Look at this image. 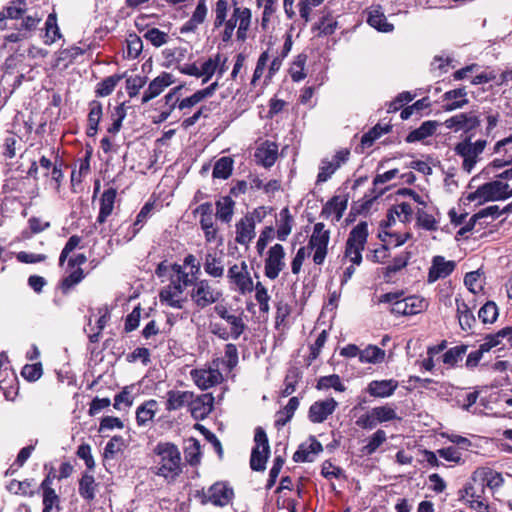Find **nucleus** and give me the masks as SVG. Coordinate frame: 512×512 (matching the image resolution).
<instances>
[{
  "label": "nucleus",
  "instance_id": "obj_46",
  "mask_svg": "<svg viewBox=\"0 0 512 512\" xmlns=\"http://www.w3.org/2000/svg\"><path fill=\"white\" fill-rule=\"evenodd\" d=\"M468 346L465 344L458 345L448 349L442 357V361L448 367H455L459 361H461L466 354Z\"/></svg>",
  "mask_w": 512,
  "mask_h": 512
},
{
  "label": "nucleus",
  "instance_id": "obj_64",
  "mask_svg": "<svg viewBox=\"0 0 512 512\" xmlns=\"http://www.w3.org/2000/svg\"><path fill=\"white\" fill-rule=\"evenodd\" d=\"M144 38L150 41L153 46L160 47L167 43L168 34L158 28H151L145 32Z\"/></svg>",
  "mask_w": 512,
  "mask_h": 512
},
{
  "label": "nucleus",
  "instance_id": "obj_43",
  "mask_svg": "<svg viewBox=\"0 0 512 512\" xmlns=\"http://www.w3.org/2000/svg\"><path fill=\"white\" fill-rule=\"evenodd\" d=\"M234 161L231 157H221L218 159L213 167L212 176L217 179H228L233 171Z\"/></svg>",
  "mask_w": 512,
  "mask_h": 512
},
{
  "label": "nucleus",
  "instance_id": "obj_11",
  "mask_svg": "<svg viewBox=\"0 0 512 512\" xmlns=\"http://www.w3.org/2000/svg\"><path fill=\"white\" fill-rule=\"evenodd\" d=\"M385 189H380L375 195L365 194L358 201L351 204L350 212L345 224H351L356 221L358 216L367 217L375 204V201L384 193Z\"/></svg>",
  "mask_w": 512,
  "mask_h": 512
},
{
  "label": "nucleus",
  "instance_id": "obj_56",
  "mask_svg": "<svg viewBox=\"0 0 512 512\" xmlns=\"http://www.w3.org/2000/svg\"><path fill=\"white\" fill-rule=\"evenodd\" d=\"M185 458L190 465H196L200 461V443L195 438L188 440V444L185 447Z\"/></svg>",
  "mask_w": 512,
  "mask_h": 512
},
{
  "label": "nucleus",
  "instance_id": "obj_12",
  "mask_svg": "<svg viewBox=\"0 0 512 512\" xmlns=\"http://www.w3.org/2000/svg\"><path fill=\"white\" fill-rule=\"evenodd\" d=\"M348 200V194L334 195L323 206L321 216L324 217L325 220H330L332 222L340 221L347 208Z\"/></svg>",
  "mask_w": 512,
  "mask_h": 512
},
{
  "label": "nucleus",
  "instance_id": "obj_45",
  "mask_svg": "<svg viewBox=\"0 0 512 512\" xmlns=\"http://www.w3.org/2000/svg\"><path fill=\"white\" fill-rule=\"evenodd\" d=\"M393 213L396 214L398 220L402 223L409 222L412 217L413 209L411 205L407 202H402L400 204L394 205L393 208L388 213V221H381L380 224H390V219L392 218L393 221L395 219L393 218Z\"/></svg>",
  "mask_w": 512,
  "mask_h": 512
},
{
  "label": "nucleus",
  "instance_id": "obj_14",
  "mask_svg": "<svg viewBox=\"0 0 512 512\" xmlns=\"http://www.w3.org/2000/svg\"><path fill=\"white\" fill-rule=\"evenodd\" d=\"M195 384L202 390L209 389L223 380L218 368L195 369L191 372Z\"/></svg>",
  "mask_w": 512,
  "mask_h": 512
},
{
  "label": "nucleus",
  "instance_id": "obj_35",
  "mask_svg": "<svg viewBox=\"0 0 512 512\" xmlns=\"http://www.w3.org/2000/svg\"><path fill=\"white\" fill-rule=\"evenodd\" d=\"M337 27V20L331 14H326L313 25L312 31H318L317 37H326L332 35Z\"/></svg>",
  "mask_w": 512,
  "mask_h": 512
},
{
  "label": "nucleus",
  "instance_id": "obj_21",
  "mask_svg": "<svg viewBox=\"0 0 512 512\" xmlns=\"http://www.w3.org/2000/svg\"><path fill=\"white\" fill-rule=\"evenodd\" d=\"M214 398L211 394H203L191 400L189 403V408L191 415L194 419L202 420L204 419L213 408Z\"/></svg>",
  "mask_w": 512,
  "mask_h": 512
},
{
  "label": "nucleus",
  "instance_id": "obj_47",
  "mask_svg": "<svg viewBox=\"0 0 512 512\" xmlns=\"http://www.w3.org/2000/svg\"><path fill=\"white\" fill-rule=\"evenodd\" d=\"M316 388L318 390L333 388L338 392H344L346 390V387L342 384L341 379L337 374L320 377L317 381Z\"/></svg>",
  "mask_w": 512,
  "mask_h": 512
},
{
  "label": "nucleus",
  "instance_id": "obj_61",
  "mask_svg": "<svg viewBox=\"0 0 512 512\" xmlns=\"http://www.w3.org/2000/svg\"><path fill=\"white\" fill-rule=\"evenodd\" d=\"M125 447V440L122 436H114L106 444L104 448L105 458H114V456L121 452Z\"/></svg>",
  "mask_w": 512,
  "mask_h": 512
},
{
  "label": "nucleus",
  "instance_id": "obj_41",
  "mask_svg": "<svg viewBox=\"0 0 512 512\" xmlns=\"http://www.w3.org/2000/svg\"><path fill=\"white\" fill-rule=\"evenodd\" d=\"M298 406L299 399L297 397L290 398L283 410L277 412L275 425L278 428L285 426L292 419Z\"/></svg>",
  "mask_w": 512,
  "mask_h": 512
},
{
  "label": "nucleus",
  "instance_id": "obj_23",
  "mask_svg": "<svg viewBox=\"0 0 512 512\" xmlns=\"http://www.w3.org/2000/svg\"><path fill=\"white\" fill-rule=\"evenodd\" d=\"M398 381L394 379L373 380L367 386V392L375 398H386L394 394Z\"/></svg>",
  "mask_w": 512,
  "mask_h": 512
},
{
  "label": "nucleus",
  "instance_id": "obj_30",
  "mask_svg": "<svg viewBox=\"0 0 512 512\" xmlns=\"http://www.w3.org/2000/svg\"><path fill=\"white\" fill-rule=\"evenodd\" d=\"M235 202L231 196L220 197L216 203L215 218L221 222L229 223L232 220Z\"/></svg>",
  "mask_w": 512,
  "mask_h": 512
},
{
  "label": "nucleus",
  "instance_id": "obj_20",
  "mask_svg": "<svg viewBox=\"0 0 512 512\" xmlns=\"http://www.w3.org/2000/svg\"><path fill=\"white\" fill-rule=\"evenodd\" d=\"M442 98L443 101L446 102L442 106L445 112H452L454 110L461 109L469 103L467 91L464 87L446 91Z\"/></svg>",
  "mask_w": 512,
  "mask_h": 512
},
{
  "label": "nucleus",
  "instance_id": "obj_52",
  "mask_svg": "<svg viewBox=\"0 0 512 512\" xmlns=\"http://www.w3.org/2000/svg\"><path fill=\"white\" fill-rule=\"evenodd\" d=\"M45 28H46V38L45 41L46 44H52L57 39L61 38L60 29L57 25V18L55 14H49L46 22H45Z\"/></svg>",
  "mask_w": 512,
  "mask_h": 512
},
{
  "label": "nucleus",
  "instance_id": "obj_44",
  "mask_svg": "<svg viewBox=\"0 0 512 512\" xmlns=\"http://www.w3.org/2000/svg\"><path fill=\"white\" fill-rule=\"evenodd\" d=\"M385 351L378 346L368 345L365 349L360 350L361 363L377 364L381 363L385 359Z\"/></svg>",
  "mask_w": 512,
  "mask_h": 512
},
{
  "label": "nucleus",
  "instance_id": "obj_38",
  "mask_svg": "<svg viewBox=\"0 0 512 512\" xmlns=\"http://www.w3.org/2000/svg\"><path fill=\"white\" fill-rule=\"evenodd\" d=\"M391 129L392 126L390 124H376L368 132L363 134L361 138V147L363 149L371 147L377 139H379L383 134L390 132Z\"/></svg>",
  "mask_w": 512,
  "mask_h": 512
},
{
  "label": "nucleus",
  "instance_id": "obj_7",
  "mask_svg": "<svg viewBox=\"0 0 512 512\" xmlns=\"http://www.w3.org/2000/svg\"><path fill=\"white\" fill-rule=\"evenodd\" d=\"M314 231L309 239L308 251L315 250L313 255V262L316 265L323 264L327 255V246L330 239V232L324 230V226H314Z\"/></svg>",
  "mask_w": 512,
  "mask_h": 512
},
{
  "label": "nucleus",
  "instance_id": "obj_16",
  "mask_svg": "<svg viewBox=\"0 0 512 512\" xmlns=\"http://www.w3.org/2000/svg\"><path fill=\"white\" fill-rule=\"evenodd\" d=\"M233 496V489L224 482H217L208 490V501L219 507L228 505Z\"/></svg>",
  "mask_w": 512,
  "mask_h": 512
},
{
  "label": "nucleus",
  "instance_id": "obj_3",
  "mask_svg": "<svg viewBox=\"0 0 512 512\" xmlns=\"http://www.w3.org/2000/svg\"><path fill=\"white\" fill-rule=\"evenodd\" d=\"M255 446L252 449L250 467L254 471H263L270 453V447L266 432L262 427H257L254 435Z\"/></svg>",
  "mask_w": 512,
  "mask_h": 512
},
{
  "label": "nucleus",
  "instance_id": "obj_55",
  "mask_svg": "<svg viewBox=\"0 0 512 512\" xmlns=\"http://www.w3.org/2000/svg\"><path fill=\"white\" fill-rule=\"evenodd\" d=\"M195 215H199V224H213L215 218L214 206L210 202H205L199 205L195 211Z\"/></svg>",
  "mask_w": 512,
  "mask_h": 512
},
{
  "label": "nucleus",
  "instance_id": "obj_40",
  "mask_svg": "<svg viewBox=\"0 0 512 512\" xmlns=\"http://www.w3.org/2000/svg\"><path fill=\"white\" fill-rule=\"evenodd\" d=\"M204 269L207 274L214 278H220L224 273V265L221 256L214 254H207L204 262Z\"/></svg>",
  "mask_w": 512,
  "mask_h": 512
},
{
  "label": "nucleus",
  "instance_id": "obj_42",
  "mask_svg": "<svg viewBox=\"0 0 512 512\" xmlns=\"http://www.w3.org/2000/svg\"><path fill=\"white\" fill-rule=\"evenodd\" d=\"M512 339V326L500 329L497 333L487 334L484 337V343H482V350L489 352L492 348L498 346L502 339Z\"/></svg>",
  "mask_w": 512,
  "mask_h": 512
},
{
  "label": "nucleus",
  "instance_id": "obj_24",
  "mask_svg": "<svg viewBox=\"0 0 512 512\" xmlns=\"http://www.w3.org/2000/svg\"><path fill=\"white\" fill-rule=\"evenodd\" d=\"M383 229L379 232V237L383 242V249L387 250L389 247H398L404 244L407 239L411 237L409 232L400 233L394 231L393 226H382Z\"/></svg>",
  "mask_w": 512,
  "mask_h": 512
},
{
  "label": "nucleus",
  "instance_id": "obj_9",
  "mask_svg": "<svg viewBox=\"0 0 512 512\" xmlns=\"http://www.w3.org/2000/svg\"><path fill=\"white\" fill-rule=\"evenodd\" d=\"M349 157L350 150L348 148H342L334 154L332 160L323 159L319 167L317 183L326 182L331 178V176L349 160Z\"/></svg>",
  "mask_w": 512,
  "mask_h": 512
},
{
  "label": "nucleus",
  "instance_id": "obj_50",
  "mask_svg": "<svg viewBox=\"0 0 512 512\" xmlns=\"http://www.w3.org/2000/svg\"><path fill=\"white\" fill-rule=\"evenodd\" d=\"M387 436L384 430H377L362 448L364 455H372L386 441Z\"/></svg>",
  "mask_w": 512,
  "mask_h": 512
},
{
  "label": "nucleus",
  "instance_id": "obj_28",
  "mask_svg": "<svg viewBox=\"0 0 512 512\" xmlns=\"http://www.w3.org/2000/svg\"><path fill=\"white\" fill-rule=\"evenodd\" d=\"M158 410V402L150 399L142 403L136 410V422L139 426L145 427L156 415Z\"/></svg>",
  "mask_w": 512,
  "mask_h": 512
},
{
  "label": "nucleus",
  "instance_id": "obj_62",
  "mask_svg": "<svg viewBox=\"0 0 512 512\" xmlns=\"http://www.w3.org/2000/svg\"><path fill=\"white\" fill-rule=\"evenodd\" d=\"M219 61H220V54H217L215 59L213 58H209L208 60H206L201 68H200V77L204 76L203 80H202V83H207L211 77L214 75L216 69H217V66L219 64Z\"/></svg>",
  "mask_w": 512,
  "mask_h": 512
},
{
  "label": "nucleus",
  "instance_id": "obj_33",
  "mask_svg": "<svg viewBox=\"0 0 512 512\" xmlns=\"http://www.w3.org/2000/svg\"><path fill=\"white\" fill-rule=\"evenodd\" d=\"M234 16L240 18L238 29H237V39L240 41H244L247 37V31L251 24V10L249 8H241L234 3Z\"/></svg>",
  "mask_w": 512,
  "mask_h": 512
},
{
  "label": "nucleus",
  "instance_id": "obj_4",
  "mask_svg": "<svg viewBox=\"0 0 512 512\" xmlns=\"http://www.w3.org/2000/svg\"><path fill=\"white\" fill-rule=\"evenodd\" d=\"M367 226H355L350 232L346 243L345 255L350 261L359 265L362 262V251L367 241L368 232Z\"/></svg>",
  "mask_w": 512,
  "mask_h": 512
},
{
  "label": "nucleus",
  "instance_id": "obj_36",
  "mask_svg": "<svg viewBox=\"0 0 512 512\" xmlns=\"http://www.w3.org/2000/svg\"><path fill=\"white\" fill-rule=\"evenodd\" d=\"M126 77V72L122 74H114L104 78L96 85L95 94L97 97H106L110 95L118 83Z\"/></svg>",
  "mask_w": 512,
  "mask_h": 512
},
{
  "label": "nucleus",
  "instance_id": "obj_29",
  "mask_svg": "<svg viewBox=\"0 0 512 512\" xmlns=\"http://www.w3.org/2000/svg\"><path fill=\"white\" fill-rule=\"evenodd\" d=\"M266 217H270V219L267 220L269 223H272L274 220L276 221V213H274V209L271 207L260 206L255 208L253 212L247 213L237 224H257L264 221Z\"/></svg>",
  "mask_w": 512,
  "mask_h": 512
},
{
  "label": "nucleus",
  "instance_id": "obj_10",
  "mask_svg": "<svg viewBox=\"0 0 512 512\" xmlns=\"http://www.w3.org/2000/svg\"><path fill=\"white\" fill-rule=\"evenodd\" d=\"M285 251L281 244H275L268 251L265 259L264 273L271 280L276 279L285 267Z\"/></svg>",
  "mask_w": 512,
  "mask_h": 512
},
{
  "label": "nucleus",
  "instance_id": "obj_53",
  "mask_svg": "<svg viewBox=\"0 0 512 512\" xmlns=\"http://www.w3.org/2000/svg\"><path fill=\"white\" fill-rule=\"evenodd\" d=\"M229 10V0H217L213 12L215 14L214 18V29H218L223 26L225 20L227 19Z\"/></svg>",
  "mask_w": 512,
  "mask_h": 512
},
{
  "label": "nucleus",
  "instance_id": "obj_37",
  "mask_svg": "<svg viewBox=\"0 0 512 512\" xmlns=\"http://www.w3.org/2000/svg\"><path fill=\"white\" fill-rule=\"evenodd\" d=\"M278 155V147L274 143H266L257 149L255 156L264 167L274 165Z\"/></svg>",
  "mask_w": 512,
  "mask_h": 512
},
{
  "label": "nucleus",
  "instance_id": "obj_22",
  "mask_svg": "<svg viewBox=\"0 0 512 512\" xmlns=\"http://www.w3.org/2000/svg\"><path fill=\"white\" fill-rule=\"evenodd\" d=\"M193 397L194 394L190 391L169 390L166 393L165 408L169 412L180 410L185 406H189Z\"/></svg>",
  "mask_w": 512,
  "mask_h": 512
},
{
  "label": "nucleus",
  "instance_id": "obj_26",
  "mask_svg": "<svg viewBox=\"0 0 512 512\" xmlns=\"http://www.w3.org/2000/svg\"><path fill=\"white\" fill-rule=\"evenodd\" d=\"M456 314L459 325L463 331H470L476 324V318L473 315L470 307L461 298H456Z\"/></svg>",
  "mask_w": 512,
  "mask_h": 512
},
{
  "label": "nucleus",
  "instance_id": "obj_32",
  "mask_svg": "<svg viewBox=\"0 0 512 512\" xmlns=\"http://www.w3.org/2000/svg\"><path fill=\"white\" fill-rule=\"evenodd\" d=\"M116 190L109 188L105 190L100 198V211L97 221L101 224L106 221L107 217L112 213L116 199Z\"/></svg>",
  "mask_w": 512,
  "mask_h": 512
},
{
  "label": "nucleus",
  "instance_id": "obj_60",
  "mask_svg": "<svg viewBox=\"0 0 512 512\" xmlns=\"http://www.w3.org/2000/svg\"><path fill=\"white\" fill-rule=\"evenodd\" d=\"M473 134L467 136L463 141L456 144L454 151L460 157L477 158L478 154L472 147L471 139Z\"/></svg>",
  "mask_w": 512,
  "mask_h": 512
},
{
  "label": "nucleus",
  "instance_id": "obj_25",
  "mask_svg": "<svg viewBox=\"0 0 512 512\" xmlns=\"http://www.w3.org/2000/svg\"><path fill=\"white\" fill-rule=\"evenodd\" d=\"M440 126V123L435 120H427L424 121L418 128L409 132V134L405 137V141L407 143H415L419 141H423L426 138L435 134L437 128Z\"/></svg>",
  "mask_w": 512,
  "mask_h": 512
},
{
  "label": "nucleus",
  "instance_id": "obj_31",
  "mask_svg": "<svg viewBox=\"0 0 512 512\" xmlns=\"http://www.w3.org/2000/svg\"><path fill=\"white\" fill-rule=\"evenodd\" d=\"M367 23L380 32H391L394 29L393 24L387 22L386 16L380 10V7H371L368 11Z\"/></svg>",
  "mask_w": 512,
  "mask_h": 512
},
{
  "label": "nucleus",
  "instance_id": "obj_17",
  "mask_svg": "<svg viewBox=\"0 0 512 512\" xmlns=\"http://www.w3.org/2000/svg\"><path fill=\"white\" fill-rule=\"evenodd\" d=\"M174 83V78L171 73L168 72H162L159 76H157L155 79H153L149 85L148 88L145 90L142 96V103L145 104L149 102L150 100L154 99L158 95H160L163 90Z\"/></svg>",
  "mask_w": 512,
  "mask_h": 512
},
{
  "label": "nucleus",
  "instance_id": "obj_8",
  "mask_svg": "<svg viewBox=\"0 0 512 512\" xmlns=\"http://www.w3.org/2000/svg\"><path fill=\"white\" fill-rule=\"evenodd\" d=\"M221 296L222 293L214 289L207 280L197 281L191 293L193 301L201 309L216 303Z\"/></svg>",
  "mask_w": 512,
  "mask_h": 512
},
{
  "label": "nucleus",
  "instance_id": "obj_59",
  "mask_svg": "<svg viewBox=\"0 0 512 512\" xmlns=\"http://www.w3.org/2000/svg\"><path fill=\"white\" fill-rule=\"evenodd\" d=\"M147 82L146 76H131L126 79V90L130 98L138 95L140 89L144 87Z\"/></svg>",
  "mask_w": 512,
  "mask_h": 512
},
{
  "label": "nucleus",
  "instance_id": "obj_27",
  "mask_svg": "<svg viewBox=\"0 0 512 512\" xmlns=\"http://www.w3.org/2000/svg\"><path fill=\"white\" fill-rule=\"evenodd\" d=\"M103 116V107L101 102L92 100L89 102L88 125L86 135L88 137H95L98 133V126Z\"/></svg>",
  "mask_w": 512,
  "mask_h": 512
},
{
  "label": "nucleus",
  "instance_id": "obj_19",
  "mask_svg": "<svg viewBox=\"0 0 512 512\" xmlns=\"http://www.w3.org/2000/svg\"><path fill=\"white\" fill-rule=\"evenodd\" d=\"M323 451L322 444L313 436L309 438V443H303L293 454L295 462H313L318 454Z\"/></svg>",
  "mask_w": 512,
  "mask_h": 512
},
{
  "label": "nucleus",
  "instance_id": "obj_49",
  "mask_svg": "<svg viewBox=\"0 0 512 512\" xmlns=\"http://www.w3.org/2000/svg\"><path fill=\"white\" fill-rule=\"evenodd\" d=\"M498 315V307L493 301L486 302L478 312V317L484 324L494 323Z\"/></svg>",
  "mask_w": 512,
  "mask_h": 512
},
{
  "label": "nucleus",
  "instance_id": "obj_13",
  "mask_svg": "<svg viewBox=\"0 0 512 512\" xmlns=\"http://www.w3.org/2000/svg\"><path fill=\"white\" fill-rule=\"evenodd\" d=\"M183 291L180 277L177 282L173 278L171 283L160 292V301L172 308L181 309L184 303Z\"/></svg>",
  "mask_w": 512,
  "mask_h": 512
},
{
  "label": "nucleus",
  "instance_id": "obj_51",
  "mask_svg": "<svg viewBox=\"0 0 512 512\" xmlns=\"http://www.w3.org/2000/svg\"><path fill=\"white\" fill-rule=\"evenodd\" d=\"M226 322L230 325V334L233 340H237L246 329V324L243 320V313L238 315L232 314L228 317Z\"/></svg>",
  "mask_w": 512,
  "mask_h": 512
},
{
  "label": "nucleus",
  "instance_id": "obj_18",
  "mask_svg": "<svg viewBox=\"0 0 512 512\" xmlns=\"http://www.w3.org/2000/svg\"><path fill=\"white\" fill-rule=\"evenodd\" d=\"M454 269V261H447L442 256H434L431 267L429 268L427 281L429 283H434L438 279L446 278L454 271Z\"/></svg>",
  "mask_w": 512,
  "mask_h": 512
},
{
  "label": "nucleus",
  "instance_id": "obj_54",
  "mask_svg": "<svg viewBox=\"0 0 512 512\" xmlns=\"http://www.w3.org/2000/svg\"><path fill=\"white\" fill-rule=\"evenodd\" d=\"M222 364L228 371H232L238 365V349L235 344L228 343L225 345Z\"/></svg>",
  "mask_w": 512,
  "mask_h": 512
},
{
  "label": "nucleus",
  "instance_id": "obj_2",
  "mask_svg": "<svg viewBox=\"0 0 512 512\" xmlns=\"http://www.w3.org/2000/svg\"><path fill=\"white\" fill-rule=\"evenodd\" d=\"M512 196V189H509V185L499 181L487 182L472 193H469L466 200L470 202H486L495 200H504Z\"/></svg>",
  "mask_w": 512,
  "mask_h": 512
},
{
  "label": "nucleus",
  "instance_id": "obj_63",
  "mask_svg": "<svg viewBox=\"0 0 512 512\" xmlns=\"http://www.w3.org/2000/svg\"><path fill=\"white\" fill-rule=\"evenodd\" d=\"M113 123L107 128V132L110 134H116L120 131L122 127V122L126 117V110L124 108V103L115 107V111L112 114Z\"/></svg>",
  "mask_w": 512,
  "mask_h": 512
},
{
  "label": "nucleus",
  "instance_id": "obj_39",
  "mask_svg": "<svg viewBox=\"0 0 512 512\" xmlns=\"http://www.w3.org/2000/svg\"><path fill=\"white\" fill-rule=\"evenodd\" d=\"M476 476L481 477L483 483L481 484V491H483L484 483L491 489L500 487L503 484V477L500 473L488 468H482L475 472Z\"/></svg>",
  "mask_w": 512,
  "mask_h": 512
},
{
  "label": "nucleus",
  "instance_id": "obj_58",
  "mask_svg": "<svg viewBox=\"0 0 512 512\" xmlns=\"http://www.w3.org/2000/svg\"><path fill=\"white\" fill-rule=\"evenodd\" d=\"M371 411L373 412L377 423L398 419L395 409L387 405L374 407L371 409Z\"/></svg>",
  "mask_w": 512,
  "mask_h": 512
},
{
  "label": "nucleus",
  "instance_id": "obj_5",
  "mask_svg": "<svg viewBox=\"0 0 512 512\" xmlns=\"http://www.w3.org/2000/svg\"><path fill=\"white\" fill-rule=\"evenodd\" d=\"M227 277L229 282L235 286V289L241 295H246L254 290L253 280L245 261L231 266L228 270Z\"/></svg>",
  "mask_w": 512,
  "mask_h": 512
},
{
  "label": "nucleus",
  "instance_id": "obj_57",
  "mask_svg": "<svg viewBox=\"0 0 512 512\" xmlns=\"http://www.w3.org/2000/svg\"><path fill=\"white\" fill-rule=\"evenodd\" d=\"M501 211L497 205H491L480 209L478 212L473 214L465 224H477L480 219L491 217L494 220L495 217L499 216Z\"/></svg>",
  "mask_w": 512,
  "mask_h": 512
},
{
  "label": "nucleus",
  "instance_id": "obj_34",
  "mask_svg": "<svg viewBox=\"0 0 512 512\" xmlns=\"http://www.w3.org/2000/svg\"><path fill=\"white\" fill-rule=\"evenodd\" d=\"M98 484L95 482L93 475L89 473H83L79 480V494L86 501H92L95 499Z\"/></svg>",
  "mask_w": 512,
  "mask_h": 512
},
{
  "label": "nucleus",
  "instance_id": "obj_15",
  "mask_svg": "<svg viewBox=\"0 0 512 512\" xmlns=\"http://www.w3.org/2000/svg\"><path fill=\"white\" fill-rule=\"evenodd\" d=\"M338 403L334 398L314 402L309 408V419L313 423L324 422L336 409Z\"/></svg>",
  "mask_w": 512,
  "mask_h": 512
},
{
  "label": "nucleus",
  "instance_id": "obj_48",
  "mask_svg": "<svg viewBox=\"0 0 512 512\" xmlns=\"http://www.w3.org/2000/svg\"><path fill=\"white\" fill-rule=\"evenodd\" d=\"M33 486V480L25 479L23 481L11 480L7 485V490L15 495L29 496L34 495V491L31 490Z\"/></svg>",
  "mask_w": 512,
  "mask_h": 512
},
{
  "label": "nucleus",
  "instance_id": "obj_6",
  "mask_svg": "<svg viewBox=\"0 0 512 512\" xmlns=\"http://www.w3.org/2000/svg\"><path fill=\"white\" fill-rule=\"evenodd\" d=\"M481 124L479 116L471 112L458 113L443 122V125L453 130L454 132L462 131L465 134L471 135L472 132L477 129Z\"/></svg>",
  "mask_w": 512,
  "mask_h": 512
},
{
  "label": "nucleus",
  "instance_id": "obj_1",
  "mask_svg": "<svg viewBox=\"0 0 512 512\" xmlns=\"http://www.w3.org/2000/svg\"><path fill=\"white\" fill-rule=\"evenodd\" d=\"M155 474L174 480L181 473V455L176 445L159 442L154 448Z\"/></svg>",
  "mask_w": 512,
  "mask_h": 512
}]
</instances>
